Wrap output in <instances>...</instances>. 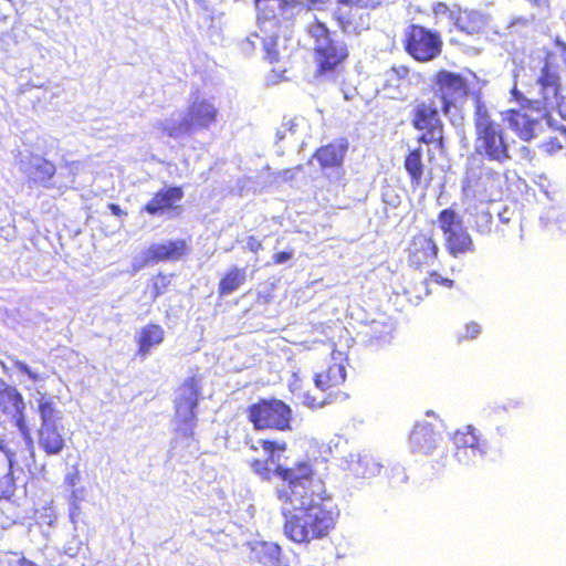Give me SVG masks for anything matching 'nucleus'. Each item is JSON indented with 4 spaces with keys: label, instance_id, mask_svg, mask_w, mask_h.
Segmentation results:
<instances>
[{
    "label": "nucleus",
    "instance_id": "obj_37",
    "mask_svg": "<svg viewBox=\"0 0 566 566\" xmlns=\"http://www.w3.org/2000/svg\"><path fill=\"white\" fill-rule=\"evenodd\" d=\"M260 444L264 452L269 454V460L272 459L274 452H284L287 448L285 441H276L270 439H263L260 441Z\"/></svg>",
    "mask_w": 566,
    "mask_h": 566
},
{
    "label": "nucleus",
    "instance_id": "obj_12",
    "mask_svg": "<svg viewBox=\"0 0 566 566\" xmlns=\"http://www.w3.org/2000/svg\"><path fill=\"white\" fill-rule=\"evenodd\" d=\"M346 380V370L343 364L332 363L324 370L315 374L314 384L317 389L325 392L322 397H316L311 392L303 395V403L310 408H322L331 402L337 395L340 386Z\"/></svg>",
    "mask_w": 566,
    "mask_h": 566
},
{
    "label": "nucleus",
    "instance_id": "obj_20",
    "mask_svg": "<svg viewBox=\"0 0 566 566\" xmlns=\"http://www.w3.org/2000/svg\"><path fill=\"white\" fill-rule=\"evenodd\" d=\"M189 130L209 129L218 119L217 107L208 99H195L187 108L185 116Z\"/></svg>",
    "mask_w": 566,
    "mask_h": 566
},
{
    "label": "nucleus",
    "instance_id": "obj_55",
    "mask_svg": "<svg viewBox=\"0 0 566 566\" xmlns=\"http://www.w3.org/2000/svg\"><path fill=\"white\" fill-rule=\"evenodd\" d=\"M534 6H541L543 2H547V0H530Z\"/></svg>",
    "mask_w": 566,
    "mask_h": 566
},
{
    "label": "nucleus",
    "instance_id": "obj_7",
    "mask_svg": "<svg viewBox=\"0 0 566 566\" xmlns=\"http://www.w3.org/2000/svg\"><path fill=\"white\" fill-rule=\"evenodd\" d=\"M431 92L440 102L441 112L448 115L459 101L467 99L470 94V84L462 74L440 69L432 75Z\"/></svg>",
    "mask_w": 566,
    "mask_h": 566
},
{
    "label": "nucleus",
    "instance_id": "obj_36",
    "mask_svg": "<svg viewBox=\"0 0 566 566\" xmlns=\"http://www.w3.org/2000/svg\"><path fill=\"white\" fill-rule=\"evenodd\" d=\"M493 217L490 212L483 211L475 217V230L479 233L485 234L491 232Z\"/></svg>",
    "mask_w": 566,
    "mask_h": 566
},
{
    "label": "nucleus",
    "instance_id": "obj_13",
    "mask_svg": "<svg viewBox=\"0 0 566 566\" xmlns=\"http://www.w3.org/2000/svg\"><path fill=\"white\" fill-rule=\"evenodd\" d=\"M536 83L539 87V103H542L544 107L556 106L558 107L559 113H562L560 105L558 103L562 88L559 65L552 51L545 52L543 65L536 78Z\"/></svg>",
    "mask_w": 566,
    "mask_h": 566
},
{
    "label": "nucleus",
    "instance_id": "obj_28",
    "mask_svg": "<svg viewBox=\"0 0 566 566\" xmlns=\"http://www.w3.org/2000/svg\"><path fill=\"white\" fill-rule=\"evenodd\" d=\"M261 40L263 50H264V57L269 61V63H275L279 61V51L276 49L277 45V38L276 36H269L261 39L259 34L253 33L249 35L243 42H242V49L245 52H251L255 49L256 42Z\"/></svg>",
    "mask_w": 566,
    "mask_h": 566
},
{
    "label": "nucleus",
    "instance_id": "obj_50",
    "mask_svg": "<svg viewBox=\"0 0 566 566\" xmlns=\"http://www.w3.org/2000/svg\"><path fill=\"white\" fill-rule=\"evenodd\" d=\"M108 209L111 210L112 214L116 217H125L127 213L116 203H109Z\"/></svg>",
    "mask_w": 566,
    "mask_h": 566
},
{
    "label": "nucleus",
    "instance_id": "obj_1",
    "mask_svg": "<svg viewBox=\"0 0 566 566\" xmlns=\"http://www.w3.org/2000/svg\"><path fill=\"white\" fill-rule=\"evenodd\" d=\"M274 474L284 482L276 492L283 503L284 535L298 545L328 538L336 528L339 511L324 494L322 482H313L312 467L308 463L293 468L277 465Z\"/></svg>",
    "mask_w": 566,
    "mask_h": 566
},
{
    "label": "nucleus",
    "instance_id": "obj_15",
    "mask_svg": "<svg viewBox=\"0 0 566 566\" xmlns=\"http://www.w3.org/2000/svg\"><path fill=\"white\" fill-rule=\"evenodd\" d=\"M184 196L181 186L163 187L151 195L150 199L142 207V211L150 217L178 213Z\"/></svg>",
    "mask_w": 566,
    "mask_h": 566
},
{
    "label": "nucleus",
    "instance_id": "obj_48",
    "mask_svg": "<svg viewBox=\"0 0 566 566\" xmlns=\"http://www.w3.org/2000/svg\"><path fill=\"white\" fill-rule=\"evenodd\" d=\"M9 566H39L35 562L21 555L14 562L10 563Z\"/></svg>",
    "mask_w": 566,
    "mask_h": 566
},
{
    "label": "nucleus",
    "instance_id": "obj_30",
    "mask_svg": "<svg viewBox=\"0 0 566 566\" xmlns=\"http://www.w3.org/2000/svg\"><path fill=\"white\" fill-rule=\"evenodd\" d=\"M285 8V0H255L256 17L261 22L277 21Z\"/></svg>",
    "mask_w": 566,
    "mask_h": 566
},
{
    "label": "nucleus",
    "instance_id": "obj_29",
    "mask_svg": "<svg viewBox=\"0 0 566 566\" xmlns=\"http://www.w3.org/2000/svg\"><path fill=\"white\" fill-rule=\"evenodd\" d=\"M172 277V273H165L163 271L153 274L147 281L144 293L155 302L158 297L169 291Z\"/></svg>",
    "mask_w": 566,
    "mask_h": 566
},
{
    "label": "nucleus",
    "instance_id": "obj_47",
    "mask_svg": "<svg viewBox=\"0 0 566 566\" xmlns=\"http://www.w3.org/2000/svg\"><path fill=\"white\" fill-rule=\"evenodd\" d=\"M19 418L17 419V426L22 431L23 436L29 440L30 443H32V439L30 437V432L28 427L24 423V419L22 413H18Z\"/></svg>",
    "mask_w": 566,
    "mask_h": 566
},
{
    "label": "nucleus",
    "instance_id": "obj_52",
    "mask_svg": "<svg viewBox=\"0 0 566 566\" xmlns=\"http://www.w3.org/2000/svg\"><path fill=\"white\" fill-rule=\"evenodd\" d=\"M284 126H287V129L293 132L294 130V127L296 126L295 123L293 120H289L286 123H284Z\"/></svg>",
    "mask_w": 566,
    "mask_h": 566
},
{
    "label": "nucleus",
    "instance_id": "obj_9",
    "mask_svg": "<svg viewBox=\"0 0 566 566\" xmlns=\"http://www.w3.org/2000/svg\"><path fill=\"white\" fill-rule=\"evenodd\" d=\"M438 223L444 237L446 249L451 256L459 258L474 251L473 240L461 216L454 209H442L438 214Z\"/></svg>",
    "mask_w": 566,
    "mask_h": 566
},
{
    "label": "nucleus",
    "instance_id": "obj_19",
    "mask_svg": "<svg viewBox=\"0 0 566 566\" xmlns=\"http://www.w3.org/2000/svg\"><path fill=\"white\" fill-rule=\"evenodd\" d=\"M499 180V172L490 167L468 165L461 181V190L465 196L474 197L484 192L489 186Z\"/></svg>",
    "mask_w": 566,
    "mask_h": 566
},
{
    "label": "nucleus",
    "instance_id": "obj_27",
    "mask_svg": "<svg viewBox=\"0 0 566 566\" xmlns=\"http://www.w3.org/2000/svg\"><path fill=\"white\" fill-rule=\"evenodd\" d=\"M22 395L12 386L0 381V410L3 413H23Z\"/></svg>",
    "mask_w": 566,
    "mask_h": 566
},
{
    "label": "nucleus",
    "instance_id": "obj_51",
    "mask_svg": "<svg viewBox=\"0 0 566 566\" xmlns=\"http://www.w3.org/2000/svg\"><path fill=\"white\" fill-rule=\"evenodd\" d=\"M555 44L558 46L562 53H566V43L559 38L555 39Z\"/></svg>",
    "mask_w": 566,
    "mask_h": 566
},
{
    "label": "nucleus",
    "instance_id": "obj_22",
    "mask_svg": "<svg viewBox=\"0 0 566 566\" xmlns=\"http://www.w3.org/2000/svg\"><path fill=\"white\" fill-rule=\"evenodd\" d=\"M165 339V329L157 323H148L140 327L136 335V355L140 358L147 357L150 352L159 346Z\"/></svg>",
    "mask_w": 566,
    "mask_h": 566
},
{
    "label": "nucleus",
    "instance_id": "obj_10",
    "mask_svg": "<svg viewBox=\"0 0 566 566\" xmlns=\"http://www.w3.org/2000/svg\"><path fill=\"white\" fill-rule=\"evenodd\" d=\"M333 18L343 33L358 34L367 30L370 11L380 6V0H335Z\"/></svg>",
    "mask_w": 566,
    "mask_h": 566
},
{
    "label": "nucleus",
    "instance_id": "obj_34",
    "mask_svg": "<svg viewBox=\"0 0 566 566\" xmlns=\"http://www.w3.org/2000/svg\"><path fill=\"white\" fill-rule=\"evenodd\" d=\"M410 77V69L407 65H394L386 72V85L399 86L408 83Z\"/></svg>",
    "mask_w": 566,
    "mask_h": 566
},
{
    "label": "nucleus",
    "instance_id": "obj_56",
    "mask_svg": "<svg viewBox=\"0 0 566 566\" xmlns=\"http://www.w3.org/2000/svg\"><path fill=\"white\" fill-rule=\"evenodd\" d=\"M559 130H560L562 134L566 135V128L560 127Z\"/></svg>",
    "mask_w": 566,
    "mask_h": 566
},
{
    "label": "nucleus",
    "instance_id": "obj_38",
    "mask_svg": "<svg viewBox=\"0 0 566 566\" xmlns=\"http://www.w3.org/2000/svg\"><path fill=\"white\" fill-rule=\"evenodd\" d=\"M539 148L546 155L553 156L563 149V144L557 137H549L539 145Z\"/></svg>",
    "mask_w": 566,
    "mask_h": 566
},
{
    "label": "nucleus",
    "instance_id": "obj_32",
    "mask_svg": "<svg viewBox=\"0 0 566 566\" xmlns=\"http://www.w3.org/2000/svg\"><path fill=\"white\" fill-rule=\"evenodd\" d=\"M55 172L56 167L53 163L45 158H39L38 163L33 166L32 181L46 187Z\"/></svg>",
    "mask_w": 566,
    "mask_h": 566
},
{
    "label": "nucleus",
    "instance_id": "obj_5",
    "mask_svg": "<svg viewBox=\"0 0 566 566\" xmlns=\"http://www.w3.org/2000/svg\"><path fill=\"white\" fill-rule=\"evenodd\" d=\"M410 123L420 132L419 144H433L440 150L444 148V124L433 99H417L410 112Z\"/></svg>",
    "mask_w": 566,
    "mask_h": 566
},
{
    "label": "nucleus",
    "instance_id": "obj_8",
    "mask_svg": "<svg viewBox=\"0 0 566 566\" xmlns=\"http://www.w3.org/2000/svg\"><path fill=\"white\" fill-rule=\"evenodd\" d=\"M174 401L176 431L185 438H193L196 409L199 403L200 384L196 377H188L179 387Z\"/></svg>",
    "mask_w": 566,
    "mask_h": 566
},
{
    "label": "nucleus",
    "instance_id": "obj_23",
    "mask_svg": "<svg viewBox=\"0 0 566 566\" xmlns=\"http://www.w3.org/2000/svg\"><path fill=\"white\" fill-rule=\"evenodd\" d=\"M38 443L46 455L61 453L65 447V440L57 423L40 426L38 429Z\"/></svg>",
    "mask_w": 566,
    "mask_h": 566
},
{
    "label": "nucleus",
    "instance_id": "obj_43",
    "mask_svg": "<svg viewBox=\"0 0 566 566\" xmlns=\"http://www.w3.org/2000/svg\"><path fill=\"white\" fill-rule=\"evenodd\" d=\"M293 255H294V253L292 250L275 252L272 255V262H273V264H283V263H286L290 260H292Z\"/></svg>",
    "mask_w": 566,
    "mask_h": 566
},
{
    "label": "nucleus",
    "instance_id": "obj_40",
    "mask_svg": "<svg viewBox=\"0 0 566 566\" xmlns=\"http://www.w3.org/2000/svg\"><path fill=\"white\" fill-rule=\"evenodd\" d=\"M436 17H448L455 20L454 11L446 2H437L432 7Z\"/></svg>",
    "mask_w": 566,
    "mask_h": 566
},
{
    "label": "nucleus",
    "instance_id": "obj_6",
    "mask_svg": "<svg viewBox=\"0 0 566 566\" xmlns=\"http://www.w3.org/2000/svg\"><path fill=\"white\" fill-rule=\"evenodd\" d=\"M402 46L415 61L427 63L440 56L443 41L439 32L413 23L403 32Z\"/></svg>",
    "mask_w": 566,
    "mask_h": 566
},
{
    "label": "nucleus",
    "instance_id": "obj_42",
    "mask_svg": "<svg viewBox=\"0 0 566 566\" xmlns=\"http://www.w3.org/2000/svg\"><path fill=\"white\" fill-rule=\"evenodd\" d=\"M251 468L253 469V471L258 474H261L265 478L269 476V468H268V460L266 461H263V460H259V459H254L253 461H251Z\"/></svg>",
    "mask_w": 566,
    "mask_h": 566
},
{
    "label": "nucleus",
    "instance_id": "obj_53",
    "mask_svg": "<svg viewBox=\"0 0 566 566\" xmlns=\"http://www.w3.org/2000/svg\"><path fill=\"white\" fill-rule=\"evenodd\" d=\"M75 480H76V475H70L66 478L67 483L72 486L75 484Z\"/></svg>",
    "mask_w": 566,
    "mask_h": 566
},
{
    "label": "nucleus",
    "instance_id": "obj_14",
    "mask_svg": "<svg viewBox=\"0 0 566 566\" xmlns=\"http://www.w3.org/2000/svg\"><path fill=\"white\" fill-rule=\"evenodd\" d=\"M20 444V438L14 432L0 438V501L10 500L14 495L17 485L12 467Z\"/></svg>",
    "mask_w": 566,
    "mask_h": 566
},
{
    "label": "nucleus",
    "instance_id": "obj_45",
    "mask_svg": "<svg viewBox=\"0 0 566 566\" xmlns=\"http://www.w3.org/2000/svg\"><path fill=\"white\" fill-rule=\"evenodd\" d=\"M248 250L252 253H258L263 249L262 242L254 235H250L247 239Z\"/></svg>",
    "mask_w": 566,
    "mask_h": 566
},
{
    "label": "nucleus",
    "instance_id": "obj_21",
    "mask_svg": "<svg viewBox=\"0 0 566 566\" xmlns=\"http://www.w3.org/2000/svg\"><path fill=\"white\" fill-rule=\"evenodd\" d=\"M402 165L412 189H418L424 185L426 175L430 174V170L427 169L423 150L420 146L407 150Z\"/></svg>",
    "mask_w": 566,
    "mask_h": 566
},
{
    "label": "nucleus",
    "instance_id": "obj_18",
    "mask_svg": "<svg viewBox=\"0 0 566 566\" xmlns=\"http://www.w3.org/2000/svg\"><path fill=\"white\" fill-rule=\"evenodd\" d=\"M189 245L184 239L154 243L146 250L144 262L146 264H158L179 261L189 253Z\"/></svg>",
    "mask_w": 566,
    "mask_h": 566
},
{
    "label": "nucleus",
    "instance_id": "obj_41",
    "mask_svg": "<svg viewBox=\"0 0 566 566\" xmlns=\"http://www.w3.org/2000/svg\"><path fill=\"white\" fill-rule=\"evenodd\" d=\"M427 280L431 283H436L448 289H452L454 286L453 280L441 276L437 271H429Z\"/></svg>",
    "mask_w": 566,
    "mask_h": 566
},
{
    "label": "nucleus",
    "instance_id": "obj_26",
    "mask_svg": "<svg viewBox=\"0 0 566 566\" xmlns=\"http://www.w3.org/2000/svg\"><path fill=\"white\" fill-rule=\"evenodd\" d=\"M247 282L244 268L233 265L223 272L218 283V295L223 297L239 290Z\"/></svg>",
    "mask_w": 566,
    "mask_h": 566
},
{
    "label": "nucleus",
    "instance_id": "obj_49",
    "mask_svg": "<svg viewBox=\"0 0 566 566\" xmlns=\"http://www.w3.org/2000/svg\"><path fill=\"white\" fill-rule=\"evenodd\" d=\"M326 4V0H307L306 7L308 9L322 10Z\"/></svg>",
    "mask_w": 566,
    "mask_h": 566
},
{
    "label": "nucleus",
    "instance_id": "obj_39",
    "mask_svg": "<svg viewBox=\"0 0 566 566\" xmlns=\"http://www.w3.org/2000/svg\"><path fill=\"white\" fill-rule=\"evenodd\" d=\"M481 333V326L476 322H469L464 325V332L458 336V340H470Z\"/></svg>",
    "mask_w": 566,
    "mask_h": 566
},
{
    "label": "nucleus",
    "instance_id": "obj_4",
    "mask_svg": "<svg viewBox=\"0 0 566 566\" xmlns=\"http://www.w3.org/2000/svg\"><path fill=\"white\" fill-rule=\"evenodd\" d=\"M247 419L256 431H291L293 410L285 401L260 398L247 408Z\"/></svg>",
    "mask_w": 566,
    "mask_h": 566
},
{
    "label": "nucleus",
    "instance_id": "obj_2",
    "mask_svg": "<svg viewBox=\"0 0 566 566\" xmlns=\"http://www.w3.org/2000/svg\"><path fill=\"white\" fill-rule=\"evenodd\" d=\"M473 156L489 163L503 165L512 159V145L506 128L497 122L481 101H476L473 112Z\"/></svg>",
    "mask_w": 566,
    "mask_h": 566
},
{
    "label": "nucleus",
    "instance_id": "obj_24",
    "mask_svg": "<svg viewBox=\"0 0 566 566\" xmlns=\"http://www.w3.org/2000/svg\"><path fill=\"white\" fill-rule=\"evenodd\" d=\"M507 120L521 140L530 142L535 137L537 120L528 114L521 113L518 109H510L507 111Z\"/></svg>",
    "mask_w": 566,
    "mask_h": 566
},
{
    "label": "nucleus",
    "instance_id": "obj_33",
    "mask_svg": "<svg viewBox=\"0 0 566 566\" xmlns=\"http://www.w3.org/2000/svg\"><path fill=\"white\" fill-rule=\"evenodd\" d=\"M455 23L461 31L468 34L478 33L482 28V21L472 12H460L455 18Z\"/></svg>",
    "mask_w": 566,
    "mask_h": 566
},
{
    "label": "nucleus",
    "instance_id": "obj_17",
    "mask_svg": "<svg viewBox=\"0 0 566 566\" xmlns=\"http://www.w3.org/2000/svg\"><path fill=\"white\" fill-rule=\"evenodd\" d=\"M349 142L346 137L337 138L315 149L312 158L316 159L321 170H340L344 166Z\"/></svg>",
    "mask_w": 566,
    "mask_h": 566
},
{
    "label": "nucleus",
    "instance_id": "obj_44",
    "mask_svg": "<svg viewBox=\"0 0 566 566\" xmlns=\"http://www.w3.org/2000/svg\"><path fill=\"white\" fill-rule=\"evenodd\" d=\"M14 366L19 371L27 375L31 380L38 381L40 379V376L33 371L25 363L17 361Z\"/></svg>",
    "mask_w": 566,
    "mask_h": 566
},
{
    "label": "nucleus",
    "instance_id": "obj_46",
    "mask_svg": "<svg viewBox=\"0 0 566 566\" xmlns=\"http://www.w3.org/2000/svg\"><path fill=\"white\" fill-rule=\"evenodd\" d=\"M303 169L302 165H297L294 168H286L281 171V177L284 181H292L295 177V171H301Z\"/></svg>",
    "mask_w": 566,
    "mask_h": 566
},
{
    "label": "nucleus",
    "instance_id": "obj_11",
    "mask_svg": "<svg viewBox=\"0 0 566 566\" xmlns=\"http://www.w3.org/2000/svg\"><path fill=\"white\" fill-rule=\"evenodd\" d=\"M403 252L407 265L423 272L438 262L440 245L432 231L421 229L410 237Z\"/></svg>",
    "mask_w": 566,
    "mask_h": 566
},
{
    "label": "nucleus",
    "instance_id": "obj_25",
    "mask_svg": "<svg viewBox=\"0 0 566 566\" xmlns=\"http://www.w3.org/2000/svg\"><path fill=\"white\" fill-rule=\"evenodd\" d=\"M409 441L415 452L429 454L437 442V433L430 424H417L410 432Z\"/></svg>",
    "mask_w": 566,
    "mask_h": 566
},
{
    "label": "nucleus",
    "instance_id": "obj_3",
    "mask_svg": "<svg viewBox=\"0 0 566 566\" xmlns=\"http://www.w3.org/2000/svg\"><path fill=\"white\" fill-rule=\"evenodd\" d=\"M306 32L313 40L315 75L331 77L339 73L349 56L346 43L335 39L328 27L317 18L306 25Z\"/></svg>",
    "mask_w": 566,
    "mask_h": 566
},
{
    "label": "nucleus",
    "instance_id": "obj_16",
    "mask_svg": "<svg viewBox=\"0 0 566 566\" xmlns=\"http://www.w3.org/2000/svg\"><path fill=\"white\" fill-rule=\"evenodd\" d=\"M454 455L460 463L468 464L484 453V443L478 437L475 429L468 426L457 430L452 437Z\"/></svg>",
    "mask_w": 566,
    "mask_h": 566
},
{
    "label": "nucleus",
    "instance_id": "obj_54",
    "mask_svg": "<svg viewBox=\"0 0 566 566\" xmlns=\"http://www.w3.org/2000/svg\"><path fill=\"white\" fill-rule=\"evenodd\" d=\"M263 547H264V548H268L269 551L274 552V553H276V554H279V552H280L279 546H269V547H268V546L264 544V545H263Z\"/></svg>",
    "mask_w": 566,
    "mask_h": 566
},
{
    "label": "nucleus",
    "instance_id": "obj_35",
    "mask_svg": "<svg viewBox=\"0 0 566 566\" xmlns=\"http://www.w3.org/2000/svg\"><path fill=\"white\" fill-rule=\"evenodd\" d=\"M161 132L170 138H178L180 136L190 135L189 126L185 117L180 122L163 123L160 125Z\"/></svg>",
    "mask_w": 566,
    "mask_h": 566
},
{
    "label": "nucleus",
    "instance_id": "obj_31",
    "mask_svg": "<svg viewBox=\"0 0 566 566\" xmlns=\"http://www.w3.org/2000/svg\"><path fill=\"white\" fill-rule=\"evenodd\" d=\"M38 412L40 415L41 426L54 424L61 419L60 411L53 399L44 395L38 400Z\"/></svg>",
    "mask_w": 566,
    "mask_h": 566
}]
</instances>
